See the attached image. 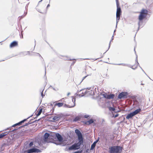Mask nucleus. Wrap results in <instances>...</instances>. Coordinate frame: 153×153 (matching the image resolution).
<instances>
[{"mask_svg": "<svg viewBox=\"0 0 153 153\" xmlns=\"http://www.w3.org/2000/svg\"><path fill=\"white\" fill-rule=\"evenodd\" d=\"M94 94V92L92 91H85V89H83L80 90L79 92L77 95L79 97H82L84 96L86 94H87V95H92Z\"/></svg>", "mask_w": 153, "mask_h": 153, "instance_id": "obj_3", "label": "nucleus"}, {"mask_svg": "<svg viewBox=\"0 0 153 153\" xmlns=\"http://www.w3.org/2000/svg\"><path fill=\"white\" fill-rule=\"evenodd\" d=\"M116 65H123V66H127L128 65L127 64H124V63H120V64H115Z\"/></svg>", "mask_w": 153, "mask_h": 153, "instance_id": "obj_25", "label": "nucleus"}, {"mask_svg": "<svg viewBox=\"0 0 153 153\" xmlns=\"http://www.w3.org/2000/svg\"><path fill=\"white\" fill-rule=\"evenodd\" d=\"M31 124V123H30L29 122H28V123H25V124L24 126H27L29 124Z\"/></svg>", "mask_w": 153, "mask_h": 153, "instance_id": "obj_36", "label": "nucleus"}, {"mask_svg": "<svg viewBox=\"0 0 153 153\" xmlns=\"http://www.w3.org/2000/svg\"><path fill=\"white\" fill-rule=\"evenodd\" d=\"M115 30H114V32L115 31Z\"/></svg>", "mask_w": 153, "mask_h": 153, "instance_id": "obj_54", "label": "nucleus"}, {"mask_svg": "<svg viewBox=\"0 0 153 153\" xmlns=\"http://www.w3.org/2000/svg\"><path fill=\"white\" fill-rule=\"evenodd\" d=\"M122 149V147L119 146H112L109 149V153H120Z\"/></svg>", "mask_w": 153, "mask_h": 153, "instance_id": "obj_2", "label": "nucleus"}, {"mask_svg": "<svg viewBox=\"0 0 153 153\" xmlns=\"http://www.w3.org/2000/svg\"><path fill=\"white\" fill-rule=\"evenodd\" d=\"M11 127H10V128H7L5 130H9V129H11Z\"/></svg>", "mask_w": 153, "mask_h": 153, "instance_id": "obj_43", "label": "nucleus"}, {"mask_svg": "<svg viewBox=\"0 0 153 153\" xmlns=\"http://www.w3.org/2000/svg\"><path fill=\"white\" fill-rule=\"evenodd\" d=\"M72 104H70V105H67L65 104L64 106V107H67L69 108H71L74 107L75 105V101L76 98L72 97Z\"/></svg>", "mask_w": 153, "mask_h": 153, "instance_id": "obj_9", "label": "nucleus"}, {"mask_svg": "<svg viewBox=\"0 0 153 153\" xmlns=\"http://www.w3.org/2000/svg\"><path fill=\"white\" fill-rule=\"evenodd\" d=\"M137 55L136 61H137ZM137 64L138 65H139V63H138V62H137Z\"/></svg>", "mask_w": 153, "mask_h": 153, "instance_id": "obj_39", "label": "nucleus"}, {"mask_svg": "<svg viewBox=\"0 0 153 153\" xmlns=\"http://www.w3.org/2000/svg\"><path fill=\"white\" fill-rule=\"evenodd\" d=\"M83 142L79 141L78 142L75 143L71 146L69 147L68 148L69 150H73L78 149L80 148V146L81 145H82Z\"/></svg>", "mask_w": 153, "mask_h": 153, "instance_id": "obj_4", "label": "nucleus"}, {"mask_svg": "<svg viewBox=\"0 0 153 153\" xmlns=\"http://www.w3.org/2000/svg\"><path fill=\"white\" fill-rule=\"evenodd\" d=\"M22 38H23V35H22Z\"/></svg>", "mask_w": 153, "mask_h": 153, "instance_id": "obj_48", "label": "nucleus"}, {"mask_svg": "<svg viewBox=\"0 0 153 153\" xmlns=\"http://www.w3.org/2000/svg\"><path fill=\"white\" fill-rule=\"evenodd\" d=\"M75 62L74 61V62H73V64H74Z\"/></svg>", "mask_w": 153, "mask_h": 153, "instance_id": "obj_51", "label": "nucleus"}, {"mask_svg": "<svg viewBox=\"0 0 153 153\" xmlns=\"http://www.w3.org/2000/svg\"><path fill=\"white\" fill-rule=\"evenodd\" d=\"M89 117V116L88 115H85L84 116V117L86 118H87Z\"/></svg>", "mask_w": 153, "mask_h": 153, "instance_id": "obj_33", "label": "nucleus"}, {"mask_svg": "<svg viewBox=\"0 0 153 153\" xmlns=\"http://www.w3.org/2000/svg\"><path fill=\"white\" fill-rule=\"evenodd\" d=\"M141 111V109L140 108L137 109V110H135L134 111L131 112L129 114H128L126 117V119H129L130 118H131L134 116L138 114Z\"/></svg>", "mask_w": 153, "mask_h": 153, "instance_id": "obj_5", "label": "nucleus"}, {"mask_svg": "<svg viewBox=\"0 0 153 153\" xmlns=\"http://www.w3.org/2000/svg\"><path fill=\"white\" fill-rule=\"evenodd\" d=\"M16 126V124H14V125H13L12 126V127H15Z\"/></svg>", "mask_w": 153, "mask_h": 153, "instance_id": "obj_42", "label": "nucleus"}, {"mask_svg": "<svg viewBox=\"0 0 153 153\" xmlns=\"http://www.w3.org/2000/svg\"><path fill=\"white\" fill-rule=\"evenodd\" d=\"M50 134L47 133H46L43 136V140L45 142H47L48 138L49 137Z\"/></svg>", "mask_w": 153, "mask_h": 153, "instance_id": "obj_14", "label": "nucleus"}, {"mask_svg": "<svg viewBox=\"0 0 153 153\" xmlns=\"http://www.w3.org/2000/svg\"><path fill=\"white\" fill-rule=\"evenodd\" d=\"M75 133L78 136V139L79 141L83 142V138L82 135L79 130L78 129H76L75 130Z\"/></svg>", "mask_w": 153, "mask_h": 153, "instance_id": "obj_6", "label": "nucleus"}, {"mask_svg": "<svg viewBox=\"0 0 153 153\" xmlns=\"http://www.w3.org/2000/svg\"><path fill=\"white\" fill-rule=\"evenodd\" d=\"M148 13V11L146 9H143L140 12V14L139 16V21L138 23V29L140 27H142L143 26L141 24L142 23V20L145 18Z\"/></svg>", "mask_w": 153, "mask_h": 153, "instance_id": "obj_1", "label": "nucleus"}, {"mask_svg": "<svg viewBox=\"0 0 153 153\" xmlns=\"http://www.w3.org/2000/svg\"><path fill=\"white\" fill-rule=\"evenodd\" d=\"M99 139L96 140L92 144L91 146L90 150H92L95 147Z\"/></svg>", "mask_w": 153, "mask_h": 153, "instance_id": "obj_15", "label": "nucleus"}, {"mask_svg": "<svg viewBox=\"0 0 153 153\" xmlns=\"http://www.w3.org/2000/svg\"><path fill=\"white\" fill-rule=\"evenodd\" d=\"M27 6L25 7V8L26 9Z\"/></svg>", "mask_w": 153, "mask_h": 153, "instance_id": "obj_55", "label": "nucleus"}, {"mask_svg": "<svg viewBox=\"0 0 153 153\" xmlns=\"http://www.w3.org/2000/svg\"><path fill=\"white\" fill-rule=\"evenodd\" d=\"M140 68H141L142 69V71H143L144 72V71L143 70V69H142V68L141 67H140Z\"/></svg>", "mask_w": 153, "mask_h": 153, "instance_id": "obj_50", "label": "nucleus"}, {"mask_svg": "<svg viewBox=\"0 0 153 153\" xmlns=\"http://www.w3.org/2000/svg\"><path fill=\"white\" fill-rule=\"evenodd\" d=\"M50 6V5L49 4H48L47 5V8H48V7H49Z\"/></svg>", "mask_w": 153, "mask_h": 153, "instance_id": "obj_44", "label": "nucleus"}, {"mask_svg": "<svg viewBox=\"0 0 153 153\" xmlns=\"http://www.w3.org/2000/svg\"><path fill=\"white\" fill-rule=\"evenodd\" d=\"M118 115H119V114H115V115H113V117L114 118H116V117H118Z\"/></svg>", "mask_w": 153, "mask_h": 153, "instance_id": "obj_31", "label": "nucleus"}, {"mask_svg": "<svg viewBox=\"0 0 153 153\" xmlns=\"http://www.w3.org/2000/svg\"><path fill=\"white\" fill-rule=\"evenodd\" d=\"M134 50L135 52V48H134Z\"/></svg>", "mask_w": 153, "mask_h": 153, "instance_id": "obj_53", "label": "nucleus"}, {"mask_svg": "<svg viewBox=\"0 0 153 153\" xmlns=\"http://www.w3.org/2000/svg\"><path fill=\"white\" fill-rule=\"evenodd\" d=\"M42 152V149H39L36 148H33L27 150V153H38Z\"/></svg>", "mask_w": 153, "mask_h": 153, "instance_id": "obj_7", "label": "nucleus"}, {"mask_svg": "<svg viewBox=\"0 0 153 153\" xmlns=\"http://www.w3.org/2000/svg\"><path fill=\"white\" fill-rule=\"evenodd\" d=\"M61 117V116L60 114H58L56 116L53 117L52 116L51 117V119H52L53 120H58Z\"/></svg>", "mask_w": 153, "mask_h": 153, "instance_id": "obj_13", "label": "nucleus"}, {"mask_svg": "<svg viewBox=\"0 0 153 153\" xmlns=\"http://www.w3.org/2000/svg\"><path fill=\"white\" fill-rule=\"evenodd\" d=\"M55 136L57 137L58 140L59 142H62V141L63 138L62 136L58 133L55 134Z\"/></svg>", "mask_w": 153, "mask_h": 153, "instance_id": "obj_12", "label": "nucleus"}, {"mask_svg": "<svg viewBox=\"0 0 153 153\" xmlns=\"http://www.w3.org/2000/svg\"><path fill=\"white\" fill-rule=\"evenodd\" d=\"M116 1L117 7L116 15L120 16L121 15V8L119 6V4L118 0H116Z\"/></svg>", "mask_w": 153, "mask_h": 153, "instance_id": "obj_10", "label": "nucleus"}, {"mask_svg": "<svg viewBox=\"0 0 153 153\" xmlns=\"http://www.w3.org/2000/svg\"><path fill=\"white\" fill-rule=\"evenodd\" d=\"M80 119V118L79 117H76L73 120V122H76V121L79 120Z\"/></svg>", "mask_w": 153, "mask_h": 153, "instance_id": "obj_19", "label": "nucleus"}, {"mask_svg": "<svg viewBox=\"0 0 153 153\" xmlns=\"http://www.w3.org/2000/svg\"><path fill=\"white\" fill-rule=\"evenodd\" d=\"M109 109L110 111H114L115 109L113 107H109Z\"/></svg>", "mask_w": 153, "mask_h": 153, "instance_id": "obj_22", "label": "nucleus"}, {"mask_svg": "<svg viewBox=\"0 0 153 153\" xmlns=\"http://www.w3.org/2000/svg\"><path fill=\"white\" fill-rule=\"evenodd\" d=\"M46 67H45V73L46 74Z\"/></svg>", "mask_w": 153, "mask_h": 153, "instance_id": "obj_46", "label": "nucleus"}, {"mask_svg": "<svg viewBox=\"0 0 153 153\" xmlns=\"http://www.w3.org/2000/svg\"><path fill=\"white\" fill-rule=\"evenodd\" d=\"M63 105V103H58L55 104V105H57L59 107L62 106Z\"/></svg>", "mask_w": 153, "mask_h": 153, "instance_id": "obj_18", "label": "nucleus"}, {"mask_svg": "<svg viewBox=\"0 0 153 153\" xmlns=\"http://www.w3.org/2000/svg\"><path fill=\"white\" fill-rule=\"evenodd\" d=\"M53 89L54 90H55V89L54 88H53Z\"/></svg>", "mask_w": 153, "mask_h": 153, "instance_id": "obj_52", "label": "nucleus"}, {"mask_svg": "<svg viewBox=\"0 0 153 153\" xmlns=\"http://www.w3.org/2000/svg\"><path fill=\"white\" fill-rule=\"evenodd\" d=\"M103 97L105 98H107V95L108 94L105 93H104V94H103Z\"/></svg>", "mask_w": 153, "mask_h": 153, "instance_id": "obj_27", "label": "nucleus"}, {"mask_svg": "<svg viewBox=\"0 0 153 153\" xmlns=\"http://www.w3.org/2000/svg\"><path fill=\"white\" fill-rule=\"evenodd\" d=\"M18 45L17 42L16 41H13L12 42L10 45V48H12Z\"/></svg>", "mask_w": 153, "mask_h": 153, "instance_id": "obj_16", "label": "nucleus"}, {"mask_svg": "<svg viewBox=\"0 0 153 153\" xmlns=\"http://www.w3.org/2000/svg\"><path fill=\"white\" fill-rule=\"evenodd\" d=\"M120 16H118L116 15V20H117V24L118 23V22H119L120 19Z\"/></svg>", "mask_w": 153, "mask_h": 153, "instance_id": "obj_20", "label": "nucleus"}, {"mask_svg": "<svg viewBox=\"0 0 153 153\" xmlns=\"http://www.w3.org/2000/svg\"><path fill=\"white\" fill-rule=\"evenodd\" d=\"M43 90L42 91V92L41 93V96H42V97H43L45 96V95H44L43 94Z\"/></svg>", "mask_w": 153, "mask_h": 153, "instance_id": "obj_32", "label": "nucleus"}, {"mask_svg": "<svg viewBox=\"0 0 153 153\" xmlns=\"http://www.w3.org/2000/svg\"><path fill=\"white\" fill-rule=\"evenodd\" d=\"M42 0H41V1H39L38 2V4H39L41 2Z\"/></svg>", "mask_w": 153, "mask_h": 153, "instance_id": "obj_45", "label": "nucleus"}, {"mask_svg": "<svg viewBox=\"0 0 153 153\" xmlns=\"http://www.w3.org/2000/svg\"><path fill=\"white\" fill-rule=\"evenodd\" d=\"M73 153H81V152L79 151H77V152H76Z\"/></svg>", "mask_w": 153, "mask_h": 153, "instance_id": "obj_38", "label": "nucleus"}, {"mask_svg": "<svg viewBox=\"0 0 153 153\" xmlns=\"http://www.w3.org/2000/svg\"><path fill=\"white\" fill-rule=\"evenodd\" d=\"M27 12H25L24 13V14H25V15H24V16H21V17H24L25 16V15L27 14Z\"/></svg>", "mask_w": 153, "mask_h": 153, "instance_id": "obj_35", "label": "nucleus"}, {"mask_svg": "<svg viewBox=\"0 0 153 153\" xmlns=\"http://www.w3.org/2000/svg\"><path fill=\"white\" fill-rule=\"evenodd\" d=\"M128 95V93L127 92H122L119 94L118 97L119 99L126 98Z\"/></svg>", "mask_w": 153, "mask_h": 153, "instance_id": "obj_8", "label": "nucleus"}, {"mask_svg": "<svg viewBox=\"0 0 153 153\" xmlns=\"http://www.w3.org/2000/svg\"><path fill=\"white\" fill-rule=\"evenodd\" d=\"M91 88L90 87V88H87L86 89L87 90H91Z\"/></svg>", "mask_w": 153, "mask_h": 153, "instance_id": "obj_40", "label": "nucleus"}, {"mask_svg": "<svg viewBox=\"0 0 153 153\" xmlns=\"http://www.w3.org/2000/svg\"><path fill=\"white\" fill-rule=\"evenodd\" d=\"M70 93H68V95H70Z\"/></svg>", "mask_w": 153, "mask_h": 153, "instance_id": "obj_47", "label": "nucleus"}, {"mask_svg": "<svg viewBox=\"0 0 153 153\" xmlns=\"http://www.w3.org/2000/svg\"><path fill=\"white\" fill-rule=\"evenodd\" d=\"M132 69H135L137 67H136L135 68H132V67H131Z\"/></svg>", "mask_w": 153, "mask_h": 153, "instance_id": "obj_49", "label": "nucleus"}, {"mask_svg": "<svg viewBox=\"0 0 153 153\" xmlns=\"http://www.w3.org/2000/svg\"><path fill=\"white\" fill-rule=\"evenodd\" d=\"M34 53L35 54V55L39 56H41V55L39 53Z\"/></svg>", "mask_w": 153, "mask_h": 153, "instance_id": "obj_34", "label": "nucleus"}, {"mask_svg": "<svg viewBox=\"0 0 153 153\" xmlns=\"http://www.w3.org/2000/svg\"><path fill=\"white\" fill-rule=\"evenodd\" d=\"M21 121H20L18 123L15 124L16 126H19L21 125V124L22 123H21Z\"/></svg>", "mask_w": 153, "mask_h": 153, "instance_id": "obj_29", "label": "nucleus"}, {"mask_svg": "<svg viewBox=\"0 0 153 153\" xmlns=\"http://www.w3.org/2000/svg\"><path fill=\"white\" fill-rule=\"evenodd\" d=\"M114 94H110L108 95L107 97V99H113L114 97Z\"/></svg>", "mask_w": 153, "mask_h": 153, "instance_id": "obj_17", "label": "nucleus"}, {"mask_svg": "<svg viewBox=\"0 0 153 153\" xmlns=\"http://www.w3.org/2000/svg\"><path fill=\"white\" fill-rule=\"evenodd\" d=\"M42 109H41L38 112V114H37V116H39L42 113Z\"/></svg>", "mask_w": 153, "mask_h": 153, "instance_id": "obj_23", "label": "nucleus"}, {"mask_svg": "<svg viewBox=\"0 0 153 153\" xmlns=\"http://www.w3.org/2000/svg\"><path fill=\"white\" fill-rule=\"evenodd\" d=\"M64 59L65 60H73V59H70L69 57L66 56L64 57Z\"/></svg>", "mask_w": 153, "mask_h": 153, "instance_id": "obj_21", "label": "nucleus"}, {"mask_svg": "<svg viewBox=\"0 0 153 153\" xmlns=\"http://www.w3.org/2000/svg\"><path fill=\"white\" fill-rule=\"evenodd\" d=\"M29 117H28L27 118V119H24V120L21 121V123H23L24 122H25L27 120V119H28Z\"/></svg>", "mask_w": 153, "mask_h": 153, "instance_id": "obj_30", "label": "nucleus"}, {"mask_svg": "<svg viewBox=\"0 0 153 153\" xmlns=\"http://www.w3.org/2000/svg\"><path fill=\"white\" fill-rule=\"evenodd\" d=\"M54 144H56V145H59V144L58 143H56V142H54L53 143Z\"/></svg>", "mask_w": 153, "mask_h": 153, "instance_id": "obj_41", "label": "nucleus"}, {"mask_svg": "<svg viewBox=\"0 0 153 153\" xmlns=\"http://www.w3.org/2000/svg\"><path fill=\"white\" fill-rule=\"evenodd\" d=\"M33 145V142H31L29 144V146L30 147H31Z\"/></svg>", "mask_w": 153, "mask_h": 153, "instance_id": "obj_28", "label": "nucleus"}, {"mask_svg": "<svg viewBox=\"0 0 153 153\" xmlns=\"http://www.w3.org/2000/svg\"><path fill=\"white\" fill-rule=\"evenodd\" d=\"M88 122L89 123V124H91L94 122V121L92 119H90L88 121Z\"/></svg>", "mask_w": 153, "mask_h": 153, "instance_id": "obj_24", "label": "nucleus"}, {"mask_svg": "<svg viewBox=\"0 0 153 153\" xmlns=\"http://www.w3.org/2000/svg\"><path fill=\"white\" fill-rule=\"evenodd\" d=\"M113 39H114V36L113 35L111 38V39L110 42V43L109 44V45L108 48H109L110 47L111 42L112 41V40Z\"/></svg>", "mask_w": 153, "mask_h": 153, "instance_id": "obj_26", "label": "nucleus"}, {"mask_svg": "<svg viewBox=\"0 0 153 153\" xmlns=\"http://www.w3.org/2000/svg\"><path fill=\"white\" fill-rule=\"evenodd\" d=\"M87 76H85L84 77H83V78L82 79V80L80 82V83H81L82 82V81H83V80L84 79H85Z\"/></svg>", "mask_w": 153, "mask_h": 153, "instance_id": "obj_37", "label": "nucleus"}, {"mask_svg": "<svg viewBox=\"0 0 153 153\" xmlns=\"http://www.w3.org/2000/svg\"><path fill=\"white\" fill-rule=\"evenodd\" d=\"M16 129H14L12 131H9L8 132H4V133H2L0 134V139L2 138L5 136L6 135L8 134L9 132L13 131L15 130H16Z\"/></svg>", "mask_w": 153, "mask_h": 153, "instance_id": "obj_11", "label": "nucleus"}]
</instances>
